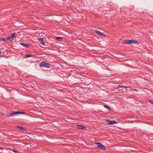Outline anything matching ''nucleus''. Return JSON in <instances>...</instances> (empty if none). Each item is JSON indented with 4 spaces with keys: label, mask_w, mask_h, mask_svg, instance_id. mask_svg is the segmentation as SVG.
Segmentation results:
<instances>
[{
    "label": "nucleus",
    "mask_w": 153,
    "mask_h": 153,
    "mask_svg": "<svg viewBox=\"0 0 153 153\" xmlns=\"http://www.w3.org/2000/svg\"><path fill=\"white\" fill-rule=\"evenodd\" d=\"M15 36L16 33H14L11 34L10 36L6 38H0V39L1 40H2L3 41L10 42L13 40Z\"/></svg>",
    "instance_id": "nucleus-1"
},
{
    "label": "nucleus",
    "mask_w": 153,
    "mask_h": 153,
    "mask_svg": "<svg viewBox=\"0 0 153 153\" xmlns=\"http://www.w3.org/2000/svg\"><path fill=\"white\" fill-rule=\"evenodd\" d=\"M138 44L139 42L133 40H126L124 41L123 44Z\"/></svg>",
    "instance_id": "nucleus-2"
},
{
    "label": "nucleus",
    "mask_w": 153,
    "mask_h": 153,
    "mask_svg": "<svg viewBox=\"0 0 153 153\" xmlns=\"http://www.w3.org/2000/svg\"><path fill=\"white\" fill-rule=\"evenodd\" d=\"M39 66L41 67H44L47 68H49L50 67V65L48 62H42L39 64Z\"/></svg>",
    "instance_id": "nucleus-3"
},
{
    "label": "nucleus",
    "mask_w": 153,
    "mask_h": 153,
    "mask_svg": "<svg viewBox=\"0 0 153 153\" xmlns=\"http://www.w3.org/2000/svg\"><path fill=\"white\" fill-rule=\"evenodd\" d=\"M95 143L98 145L97 147L98 148H100L102 150H105V146L102 143L99 142H95Z\"/></svg>",
    "instance_id": "nucleus-4"
},
{
    "label": "nucleus",
    "mask_w": 153,
    "mask_h": 153,
    "mask_svg": "<svg viewBox=\"0 0 153 153\" xmlns=\"http://www.w3.org/2000/svg\"><path fill=\"white\" fill-rule=\"evenodd\" d=\"M106 122L108 123L110 125L116 124L117 123V122L115 120H111L109 119L106 120Z\"/></svg>",
    "instance_id": "nucleus-5"
},
{
    "label": "nucleus",
    "mask_w": 153,
    "mask_h": 153,
    "mask_svg": "<svg viewBox=\"0 0 153 153\" xmlns=\"http://www.w3.org/2000/svg\"><path fill=\"white\" fill-rule=\"evenodd\" d=\"M19 111L9 113L8 116L10 117L14 116L19 114Z\"/></svg>",
    "instance_id": "nucleus-6"
},
{
    "label": "nucleus",
    "mask_w": 153,
    "mask_h": 153,
    "mask_svg": "<svg viewBox=\"0 0 153 153\" xmlns=\"http://www.w3.org/2000/svg\"><path fill=\"white\" fill-rule=\"evenodd\" d=\"M76 126L78 129H84L85 128V126L81 125H76Z\"/></svg>",
    "instance_id": "nucleus-7"
},
{
    "label": "nucleus",
    "mask_w": 153,
    "mask_h": 153,
    "mask_svg": "<svg viewBox=\"0 0 153 153\" xmlns=\"http://www.w3.org/2000/svg\"><path fill=\"white\" fill-rule=\"evenodd\" d=\"M94 31L97 33V34L100 36H105V35L103 33L101 32L100 31L97 30H95Z\"/></svg>",
    "instance_id": "nucleus-8"
},
{
    "label": "nucleus",
    "mask_w": 153,
    "mask_h": 153,
    "mask_svg": "<svg viewBox=\"0 0 153 153\" xmlns=\"http://www.w3.org/2000/svg\"><path fill=\"white\" fill-rule=\"evenodd\" d=\"M20 45H21L26 47V48H28L29 46V44L27 43V44H25L24 43H20Z\"/></svg>",
    "instance_id": "nucleus-9"
},
{
    "label": "nucleus",
    "mask_w": 153,
    "mask_h": 153,
    "mask_svg": "<svg viewBox=\"0 0 153 153\" xmlns=\"http://www.w3.org/2000/svg\"><path fill=\"white\" fill-rule=\"evenodd\" d=\"M17 127L19 128V129L22 131H26L25 129L22 126H18Z\"/></svg>",
    "instance_id": "nucleus-10"
},
{
    "label": "nucleus",
    "mask_w": 153,
    "mask_h": 153,
    "mask_svg": "<svg viewBox=\"0 0 153 153\" xmlns=\"http://www.w3.org/2000/svg\"><path fill=\"white\" fill-rule=\"evenodd\" d=\"M123 87H125L126 88H129V87H126V86H123V85H119L117 87V88H116V89H118L119 88H122Z\"/></svg>",
    "instance_id": "nucleus-11"
},
{
    "label": "nucleus",
    "mask_w": 153,
    "mask_h": 153,
    "mask_svg": "<svg viewBox=\"0 0 153 153\" xmlns=\"http://www.w3.org/2000/svg\"><path fill=\"white\" fill-rule=\"evenodd\" d=\"M104 107L109 109V110H111V108L108 105H104Z\"/></svg>",
    "instance_id": "nucleus-12"
},
{
    "label": "nucleus",
    "mask_w": 153,
    "mask_h": 153,
    "mask_svg": "<svg viewBox=\"0 0 153 153\" xmlns=\"http://www.w3.org/2000/svg\"><path fill=\"white\" fill-rule=\"evenodd\" d=\"M25 56L28 58L32 57L34 56L33 55H29V54H26L25 55Z\"/></svg>",
    "instance_id": "nucleus-13"
},
{
    "label": "nucleus",
    "mask_w": 153,
    "mask_h": 153,
    "mask_svg": "<svg viewBox=\"0 0 153 153\" xmlns=\"http://www.w3.org/2000/svg\"><path fill=\"white\" fill-rule=\"evenodd\" d=\"M56 39L57 40H61L62 39V38L61 37H57Z\"/></svg>",
    "instance_id": "nucleus-14"
},
{
    "label": "nucleus",
    "mask_w": 153,
    "mask_h": 153,
    "mask_svg": "<svg viewBox=\"0 0 153 153\" xmlns=\"http://www.w3.org/2000/svg\"><path fill=\"white\" fill-rule=\"evenodd\" d=\"M38 40L39 41H40L41 42V41H43V38H38Z\"/></svg>",
    "instance_id": "nucleus-15"
},
{
    "label": "nucleus",
    "mask_w": 153,
    "mask_h": 153,
    "mask_svg": "<svg viewBox=\"0 0 153 153\" xmlns=\"http://www.w3.org/2000/svg\"><path fill=\"white\" fill-rule=\"evenodd\" d=\"M13 151L16 153H18V151L16 150H13Z\"/></svg>",
    "instance_id": "nucleus-16"
},
{
    "label": "nucleus",
    "mask_w": 153,
    "mask_h": 153,
    "mask_svg": "<svg viewBox=\"0 0 153 153\" xmlns=\"http://www.w3.org/2000/svg\"><path fill=\"white\" fill-rule=\"evenodd\" d=\"M19 114H25V112H19Z\"/></svg>",
    "instance_id": "nucleus-17"
},
{
    "label": "nucleus",
    "mask_w": 153,
    "mask_h": 153,
    "mask_svg": "<svg viewBox=\"0 0 153 153\" xmlns=\"http://www.w3.org/2000/svg\"><path fill=\"white\" fill-rule=\"evenodd\" d=\"M43 45H45V44H44V41L43 40L41 41V42H40Z\"/></svg>",
    "instance_id": "nucleus-18"
},
{
    "label": "nucleus",
    "mask_w": 153,
    "mask_h": 153,
    "mask_svg": "<svg viewBox=\"0 0 153 153\" xmlns=\"http://www.w3.org/2000/svg\"><path fill=\"white\" fill-rule=\"evenodd\" d=\"M149 102H151V103L153 105V101H152L151 100H150L149 101Z\"/></svg>",
    "instance_id": "nucleus-19"
},
{
    "label": "nucleus",
    "mask_w": 153,
    "mask_h": 153,
    "mask_svg": "<svg viewBox=\"0 0 153 153\" xmlns=\"http://www.w3.org/2000/svg\"><path fill=\"white\" fill-rule=\"evenodd\" d=\"M2 147L0 146V150H1L2 149Z\"/></svg>",
    "instance_id": "nucleus-20"
},
{
    "label": "nucleus",
    "mask_w": 153,
    "mask_h": 153,
    "mask_svg": "<svg viewBox=\"0 0 153 153\" xmlns=\"http://www.w3.org/2000/svg\"><path fill=\"white\" fill-rule=\"evenodd\" d=\"M1 51H0V55L1 54Z\"/></svg>",
    "instance_id": "nucleus-21"
},
{
    "label": "nucleus",
    "mask_w": 153,
    "mask_h": 153,
    "mask_svg": "<svg viewBox=\"0 0 153 153\" xmlns=\"http://www.w3.org/2000/svg\"><path fill=\"white\" fill-rule=\"evenodd\" d=\"M120 90L121 91L122 90L121 89H120Z\"/></svg>",
    "instance_id": "nucleus-22"
}]
</instances>
